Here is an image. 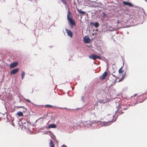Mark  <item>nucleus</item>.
<instances>
[{"label":"nucleus","mask_w":147,"mask_h":147,"mask_svg":"<svg viewBox=\"0 0 147 147\" xmlns=\"http://www.w3.org/2000/svg\"><path fill=\"white\" fill-rule=\"evenodd\" d=\"M106 118L108 121L107 123L108 125H110L116 120L115 119H114V115L112 114L108 115Z\"/></svg>","instance_id":"f257e3e1"},{"label":"nucleus","mask_w":147,"mask_h":147,"mask_svg":"<svg viewBox=\"0 0 147 147\" xmlns=\"http://www.w3.org/2000/svg\"><path fill=\"white\" fill-rule=\"evenodd\" d=\"M70 14V13L69 11H68V14L67 15V17L68 21H69L70 23L72 25H75V21L73 20L71 17L69 16V15Z\"/></svg>","instance_id":"f03ea898"},{"label":"nucleus","mask_w":147,"mask_h":147,"mask_svg":"<svg viewBox=\"0 0 147 147\" xmlns=\"http://www.w3.org/2000/svg\"><path fill=\"white\" fill-rule=\"evenodd\" d=\"M89 57L90 59H93L94 60H95L97 59H101V57L96 54H92L90 55Z\"/></svg>","instance_id":"7ed1b4c3"},{"label":"nucleus","mask_w":147,"mask_h":147,"mask_svg":"<svg viewBox=\"0 0 147 147\" xmlns=\"http://www.w3.org/2000/svg\"><path fill=\"white\" fill-rule=\"evenodd\" d=\"M108 75L107 73V71H105L102 75L99 77L100 79V80H105L107 77Z\"/></svg>","instance_id":"20e7f679"},{"label":"nucleus","mask_w":147,"mask_h":147,"mask_svg":"<svg viewBox=\"0 0 147 147\" xmlns=\"http://www.w3.org/2000/svg\"><path fill=\"white\" fill-rule=\"evenodd\" d=\"M83 41L85 43H88L90 42V39L89 37L86 36H85L84 38Z\"/></svg>","instance_id":"39448f33"},{"label":"nucleus","mask_w":147,"mask_h":147,"mask_svg":"<svg viewBox=\"0 0 147 147\" xmlns=\"http://www.w3.org/2000/svg\"><path fill=\"white\" fill-rule=\"evenodd\" d=\"M65 30L67 33V35L71 37H72L73 36V34L71 31L70 30H68L66 28H65Z\"/></svg>","instance_id":"423d86ee"},{"label":"nucleus","mask_w":147,"mask_h":147,"mask_svg":"<svg viewBox=\"0 0 147 147\" xmlns=\"http://www.w3.org/2000/svg\"><path fill=\"white\" fill-rule=\"evenodd\" d=\"M18 64V63L17 62H15L11 63L10 65V68H12L16 67Z\"/></svg>","instance_id":"0eeeda50"},{"label":"nucleus","mask_w":147,"mask_h":147,"mask_svg":"<svg viewBox=\"0 0 147 147\" xmlns=\"http://www.w3.org/2000/svg\"><path fill=\"white\" fill-rule=\"evenodd\" d=\"M19 68H17L11 71L10 72L11 74H14L17 73L19 70Z\"/></svg>","instance_id":"6e6552de"},{"label":"nucleus","mask_w":147,"mask_h":147,"mask_svg":"<svg viewBox=\"0 0 147 147\" xmlns=\"http://www.w3.org/2000/svg\"><path fill=\"white\" fill-rule=\"evenodd\" d=\"M123 4L124 5H127L129 7H131L133 6V5L130 3L127 2L125 1L123 2Z\"/></svg>","instance_id":"1a4fd4ad"},{"label":"nucleus","mask_w":147,"mask_h":147,"mask_svg":"<svg viewBox=\"0 0 147 147\" xmlns=\"http://www.w3.org/2000/svg\"><path fill=\"white\" fill-rule=\"evenodd\" d=\"M56 127V125L54 124H50L48 126V127L49 128H55Z\"/></svg>","instance_id":"9d476101"},{"label":"nucleus","mask_w":147,"mask_h":147,"mask_svg":"<svg viewBox=\"0 0 147 147\" xmlns=\"http://www.w3.org/2000/svg\"><path fill=\"white\" fill-rule=\"evenodd\" d=\"M17 115L19 117L23 116V113L21 111L18 112L17 113Z\"/></svg>","instance_id":"9b49d317"},{"label":"nucleus","mask_w":147,"mask_h":147,"mask_svg":"<svg viewBox=\"0 0 147 147\" xmlns=\"http://www.w3.org/2000/svg\"><path fill=\"white\" fill-rule=\"evenodd\" d=\"M49 146H50V147H55V145L53 144L52 141L51 140L50 141Z\"/></svg>","instance_id":"f8f14e48"},{"label":"nucleus","mask_w":147,"mask_h":147,"mask_svg":"<svg viewBox=\"0 0 147 147\" xmlns=\"http://www.w3.org/2000/svg\"><path fill=\"white\" fill-rule=\"evenodd\" d=\"M94 26L96 28H97L99 26V24L98 22H96L94 24Z\"/></svg>","instance_id":"ddd939ff"},{"label":"nucleus","mask_w":147,"mask_h":147,"mask_svg":"<svg viewBox=\"0 0 147 147\" xmlns=\"http://www.w3.org/2000/svg\"><path fill=\"white\" fill-rule=\"evenodd\" d=\"M77 10L79 13L83 14V11L82 10V9H79L78 8H77Z\"/></svg>","instance_id":"4468645a"},{"label":"nucleus","mask_w":147,"mask_h":147,"mask_svg":"<svg viewBox=\"0 0 147 147\" xmlns=\"http://www.w3.org/2000/svg\"><path fill=\"white\" fill-rule=\"evenodd\" d=\"M60 0L65 5H67V3L66 2V0Z\"/></svg>","instance_id":"2eb2a0df"},{"label":"nucleus","mask_w":147,"mask_h":147,"mask_svg":"<svg viewBox=\"0 0 147 147\" xmlns=\"http://www.w3.org/2000/svg\"><path fill=\"white\" fill-rule=\"evenodd\" d=\"M24 76L25 72L24 71H23L21 73V76L22 79L24 78Z\"/></svg>","instance_id":"dca6fc26"},{"label":"nucleus","mask_w":147,"mask_h":147,"mask_svg":"<svg viewBox=\"0 0 147 147\" xmlns=\"http://www.w3.org/2000/svg\"><path fill=\"white\" fill-rule=\"evenodd\" d=\"M122 67H121L119 69V73L120 74H122L123 73V70H122Z\"/></svg>","instance_id":"f3484780"},{"label":"nucleus","mask_w":147,"mask_h":147,"mask_svg":"<svg viewBox=\"0 0 147 147\" xmlns=\"http://www.w3.org/2000/svg\"><path fill=\"white\" fill-rule=\"evenodd\" d=\"M44 106L46 107H50L51 108L53 107V106L51 105H45Z\"/></svg>","instance_id":"a211bd4d"},{"label":"nucleus","mask_w":147,"mask_h":147,"mask_svg":"<svg viewBox=\"0 0 147 147\" xmlns=\"http://www.w3.org/2000/svg\"><path fill=\"white\" fill-rule=\"evenodd\" d=\"M94 23L93 22H92L90 23V24L91 26H94Z\"/></svg>","instance_id":"6ab92c4d"},{"label":"nucleus","mask_w":147,"mask_h":147,"mask_svg":"<svg viewBox=\"0 0 147 147\" xmlns=\"http://www.w3.org/2000/svg\"><path fill=\"white\" fill-rule=\"evenodd\" d=\"M24 99L26 101H27L28 102H29L31 103L30 101V100L27 99Z\"/></svg>","instance_id":"aec40b11"},{"label":"nucleus","mask_w":147,"mask_h":147,"mask_svg":"<svg viewBox=\"0 0 147 147\" xmlns=\"http://www.w3.org/2000/svg\"><path fill=\"white\" fill-rule=\"evenodd\" d=\"M17 108H23V107L22 106H17Z\"/></svg>","instance_id":"412c9836"},{"label":"nucleus","mask_w":147,"mask_h":147,"mask_svg":"<svg viewBox=\"0 0 147 147\" xmlns=\"http://www.w3.org/2000/svg\"><path fill=\"white\" fill-rule=\"evenodd\" d=\"M117 25L119 24V20H117Z\"/></svg>","instance_id":"4be33fe9"},{"label":"nucleus","mask_w":147,"mask_h":147,"mask_svg":"<svg viewBox=\"0 0 147 147\" xmlns=\"http://www.w3.org/2000/svg\"><path fill=\"white\" fill-rule=\"evenodd\" d=\"M62 147H67L65 146H62Z\"/></svg>","instance_id":"5701e85b"},{"label":"nucleus","mask_w":147,"mask_h":147,"mask_svg":"<svg viewBox=\"0 0 147 147\" xmlns=\"http://www.w3.org/2000/svg\"><path fill=\"white\" fill-rule=\"evenodd\" d=\"M80 16V18H81V20H80V21H81V19H82V16Z\"/></svg>","instance_id":"b1692460"},{"label":"nucleus","mask_w":147,"mask_h":147,"mask_svg":"<svg viewBox=\"0 0 147 147\" xmlns=\"http://www.w3.org/2000/svg\"><path fill=\"white\" fill-rule=\"evenodd\" d=\"M83 14H84L85 13V12L83 11Z\"/></svg>","instance_id":"393cba45"},{"label":"nucleus","mask_w":147,"mask_h":147,"mask_svg":"<svg viewBox=\"0 0 147 147\" xmlns=\"http://www.w3.org/2000/svg\"><path fill=\"white\" fill-rule=\"evenodd\" d=\"M81 99H83V96H82V97Z\"/></svg>","instance_id":"a878e982"},{"label":"nucleus","mask_w":147,"mask_h":147,"mask_svg":"<svg viewBox=\"0 0 147 147\" xmlns=\"http://www.w3.org/2000/svg\"><path fill=\"white\" fill-rule=\"evenodd\" d=\"M79 109V108L78 109H77V110H78Z\"/></svg>","instance_id":"bb28decb"}]
</instances>
